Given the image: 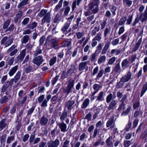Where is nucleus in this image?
<instances>
[{
	"label": "nucleus",
	"mask_w": 147,
	"mask_h": 147,
	"mask_svg": "<svg viewBox=\"0 0 147 147\" xmlns=\"http://www.w3.org/2000/svg\"><path fill=\"white\" fill-rule=\"evenodd\" d=\"M106 57L105 55H103L100 56V57L98 60V64H100L102 62H104L106 60Z\"/></svg>",
	"instance_id": "obj_43"
},
{
	"label": "nucleus",
	"mask_w": 147,
	"mask_h": 147,
	"mask_svg": "<svg viewBox=\"0 0 147 147\" xmlns=\"http://www.w3.org/2000/svg\"><path fill=\"white\" fill-rule=\"evenodd\" d=\"M30 19L29 18L27 17L24 18L22 22V24L23 25H26L27 24L29 21Z\"/></svg>",
	"instance_id": "obj_63"
},
{
	"label": "nucleus",
	"mask_w": 147,
	"mask_h": 147,
	"mask_svg": "<svg viewBox=\"0 0 147 147\" xmlns=\"http://www.w3.org/2000/svg\"><path fill=\"white\" fill-rule=\"evenodd\" d=\"M53 36V34L49 35L47 38V41H48L49 42L48 44L47 47L49 49H51L53 48H55L58 46V40L57 38H53L50 39Z\"/></svg>",
	"instance_id": "obj_1"
},
{
	"label": "nucleus",
	"mask_w": 147,
	"mask_h": 147,
	"mask_svg": "<svg viewBox=\"0 0 147 147\" xmlns=\"http://www.w3.org/2000/svg\"><path fill=\"white\" fill-rule=\"evenodd\" d=\"M18 68V66L16 65L11 68L8 72V74L10 76H13L16 72Z\"/></svg>",
	"instance_id": "obj_16"
},
{
	"label": "nucleus",
	"mask_w": 147,
	"mask_h": 147,
	"mask_svg": "<svg viewBox=\"0 0 147 147\" xmlns=\"http://www.w3.org/2000/svg\"><path fill=\"white\" fill-rule=\"evenodd\" d=\"M124 83L122 82V81H121V79L120 81L117 84L116 86L117 88H121L123 86Z\"/></svg>",
	"instance_id": "obj_61"
},
{
	"label": "nucleus",
	"mask_w": 147,
	"mask_h": 147,
	"mask_svg": "<svg viewBox=\"0 0 147 147\" xmlns=\"http://www.w3.org/2000/svg\"><path fill=\"white\" fill-rule=\"evenodd\" d=\"M117 103V102L115 100H112L109 105L108 108V110L110 111L111 110L114 109H115Z\"/></svg>",
	"instance_id": "obj_17"
},
{
	"label": "nucleus",
	"mask_w": 147,
	"mask_h": 147,
	"mask_svg": "<svg viewBox=\"0 0 147 147\" xmlns=\"http://www.w3.org/2000/svg\"><path fill=\"white\" fill-rule=\"evenodd\" d=\"M74 86V80H70L68 84L66 89L65 92L68 94L72 92V88Z\"/></svg>",
	"instance_id": "obj_10"
},
{
	"label": "nucleus",
	"mask_w": 147,
	"mask_h": 147,
	"mask_svg": "<svg viewBox=\"0 0 147 147\" xmlns=\"http://www.w3.org/2000/svg\"><path fill=\"white\" fill-rule=\"evenodd\" d=\"M23 13L22 11H19L18 12L16 16L14 18V22L15 23H17L18 20L20 19L22 16Z\"/></svg>",
	"instance_id": "obj_14"
},
{
	"label": "nucleus",
	"mask_w": 147,
	"mask_h": 147,
	"mask_svg": "<svg viewBox=\"0 0 147 147\" xmlns=\"http://www.w3.org/2000/svg\"><path fill=\"white\" fill-rule=\"evenodd\" d=\"M104 92H103L101 91L100 92L97 96V98L96 100L102 101L104 100Z\"/></svg>",
	"instance_id": "obj_28"
},
{
	"label": "nucleus",
	"mask_w": 147,
	"mask_h": 147,
	"mask_svg": "<svg viewBox=\"0 0 147 147\" xmlns=\"http://www.w3.org/2000/svg\"><path fill=\"white\" fill-rule=\"evenodd\" d=\"M51 14L49 12L46 13L45 16L43 17L42 20L41 24H42L45 23H49L51 20Z\"/></svg>",
	"instance_id": "obj_9"
},
{
	"label": "nucleus",
	"mask_w": 147,
	"mask_h": 147,
	"mask_svg": "<svg viewBox=\"0 0 147 147\" xmlns=\"http://www.w3.org/2000/svg\"><path fill=\"white\" fill-rule=\"evenodd\" d=\"M125 103H121L118 108L117 110L119 111H121L122 110H124L125 108Z\"/></svg>",
	"instance_id": "obj_55"
},
{
	"label": "nucleus",
	"mask_w": 147,
	"mask_h": 147,
	"mask_svg": "<svg viewBox=\"0 0 147 147\" xmlns=\"http://www.w3.org/2000/svg\"><path fill=\"white\" fill-rule=\"evenodd\" d=\"M131 108V106L130 105L125 110L123 111V112L121 114V116H126L128 115L130 112Z\"/></svg>",
	"instance_id": "obj_22"
},
{
	"label": "nucleus",
	"mask_w": 147,
	"mask_h": 147,
	"mask_svg": "<svg viewBox=\"0 0 147 147\" xmlns=\"http://www.w3.org/2000/svg\"><path fill=\"white\" fill-rule=\"evenodd\" d=\"M26 50L24 49L22 50L20 53V54L16 57L17 61L21 62L24 59L26 55Z\"/></svg>",
	"instance_id": "obj_11"
},
{
	"label": "nucleus",
	"mask_w": 147,
	"mask_h": 147,
	"mask_svg": "<svg viewBox=\"0 0 147 147\" xmlns=\"http://www.w3.org/2000/svg\"><path fill=\"white\" fill-rule=\"evenodd\" d=\"M129 61H128L127 59H125L123 60L122 62L121 63L122 67L124 69L128 67L129 66Z\"/></svg>",
	"instance_id": "obj_27"
},
{
	"label": "nucleus",
	"mask_w": 147,
	"mask_h": 147,
	"mask_svg": "<svg viewBox=\"0 0 147 147\" xmlns=\"http://www.w3.org/2000/svg\"><path fill=\"white\" fill-rule=\"evenodd\" d=\"M116 96L115 95L113 96V94L111 93L109 94H108L106 98V102L107 103H109L111 102L112 100L113 99L115 98Z\"/></svg>",
	"instance_id": "obj_20"
},
{
	"label": "nucleus",
	"mask_w": 147,
	"mask_h": 147,
	"mask_svg": "<svg viewBox=\"0 0 147 147\" xmlns=\"http://www.w3.org/2000/svg\"><path fill=\"white\" fill-rule=\"evenodd\" d=\"M35 109L34 106H32L27 111V116H30L32 113L33 112Z\"/></svg>",
	"instance_id": "obj_53"
},
{
	"label": "nucleus",
	"mask_w": 147,
	"mask_h": 147,
	"mask_svg": "<svg viewBox=\"0 0 147 147\" xmlns=\"http://www.w3.org/2000/svg\"><path fill=\"white\" fill-rule=\"evenodd\" d=\"M109 7L113 15V16H115L116 14L115 11L117 9L116 7L113 5H110Z\"/></svg>",
	"instance_id": "obj_48"
},
{
	"label": "nucleus",
	"mask_w": 147,
	"mask_h": 147,
	"mask_svg": "<svg viewBox=\"0 0 147 147\" xmlns=\"http://www.w3.org/2000/svg\"><path fill=\"white\" fill-rule=\"evenodd\" d=\"M110 45V42L108 41L105 44L104 47L101 54H105L106 53V52L109 48Z\"/></svg>",
	"instance_id": "obj_21"
},
{
	"label": "nucleus",
	"mask_w": 147,
	"mask_h": 147,
	"mask_svg": "<svg viewBox=\"0 0 147 147\" xmlns=\"http://www.w3.org/2000/svg\"><path fill=\"white\" fill-rule=\"evenodd\" d=\"M131 73L129 71H128L124 76L121 78V81L123 82H128L131 79Z\"/></svg>",
	"instance_id": "obj_8"
},
{
	"label": "nucleus",
	"mask_w": 147,
	"mask_h": 147,
	"mask_svg": "<svg viewBox=\"0 0 147 147\" xmlns=\"http://www.w3.org/2000/svg\"><path fill=\"white\" fill-rule=\"evenodd\" d=\"M58 125L61 131L65 132L67 131L66 125L63 122L58 123Z\"/></svg>",
	"instance_id": "obj_13"
},
{
	"label": "nucleus",
	"mask_w": 147,
	"mask_h": 147,
	"mask_svg": "<svg viewBox=\"0 0 147 147\" xmlns=\"http://www.w3.org/2000/svg\"><path fill=\"white\" fill-rule=\"evenodd\" d=\"M21 76V73L20 71H18L15 76L14 78L11 79V80L13 82L15 83L17 82L20 80Z\"/></svg>",
	"instance_id": "obj_18"
},
{
	"label": "nucleus",
	"mask_w": 147,
	"mask_h": 147,
	"mask_svg": "<svg viewBox=\"0 0 147 147\" xmlns=\"http://www.w3.org/2000/svg\"><path fill=\"white\" fill-rule=\"evenodd\" d=\"M42 53V50L40 49V47L39 46L37 47L36 51L34 52V57H36L40 54Z\"/></svg>",
	"instance_id": "obj_34"
},
{
	"label": "nucleus",
	"mask_w": 147,
	"mask_h": 147,
	"mask_svg": "<svg viewBox=\"0 0 147 147\" xmlns=\"http://www.w3.org/2000/svg\"><path fill=\"white\" fill-rule=\"evenodd\" d=\"M60 144V141L59 139L57 138L54 140H50L47 142L48 147H58Z\"/></svg>",
	"instance_id": "obj_4"
},
{
	"label": "nucleus",
	"mask_w": 147,
	"mask_h": 147,
	"mask_svg": "<svg viewBox=\"0 0 147 147\" xmlns=\"http://www.w3.org/2000/svg\"><path fill=\"white\" fill-rule=\"evenodd\" d=\"M5 119H2L0 121V131H1L7 126V123L6 122Z\"/></svg>",
	"instance_id": "obj_24"
},
{
	"label": "nucleus",
	"mask_w": 147,
	"mask_h": 147,
	"mask_svg": "<svg viewBox=\"0 0 147 147\" xmlns=\"http://www.w3.org/2000/svg\"><path fill=\"white\" fill-rule=\"evenodd\" d=\"M17 45H13L11 46L7 51V53H9V55L10 56H13L15 55L18 52V50L16 49Z\"/></svg>",
	"instance_id": "obj_7"
},
{
	"label": "nucleus",
	"mask_w": 147,
	"mask_h": 147,
	"mask_svg": "<svg viewBox=\"0 0 147 147\" xmlns=\"http://www.w3.org/2000/svg\"><path fill=\"white\" fill-rule=\"evenodd\" d=\"M10 20L8 19L4 22L3 26V28L4 29H6L7 28L10 23Z\"/></svg>",
	"instance_id": "obj_52"
},
{
	"label": "nucleus",
	"mask_w": 147,
	"mask_h": 147,
	"mask_svg": "<svg viewBox=\"0 0 147 147\" xmlns=\"http://www.w3.org/2000/svg\"><path fill=\"white\" fill-rule=\"evenodd\" d=\"M34 57L32 60V62L38 66H40L44 61L43 57L40 55Z\"/></svg>",
	"instance_id": "obj_5"
},
{
	"label": "nucleus",
	"mask_w": 147,
	"mask_h": 147,
	"mask_svg": "<svg viewBox=\"0 0 147 147\" xmlns=\"http://www.w3.org/2000/svg\"><path fill=\"white\" fill-rule=\"evenodd\" d=\"M71 44V42L69 41H65L62 42V45L64 47H66L69 46Z\"/></svg>",
	"instance_id": "obj_64"
},
{
	"label": "nucleus",
	"mask_w": 147,
	"mask_h": 147,
	"mask_svg": "<svg viewBox=\"0 0 147 147\" xmlns=\"http://www.w3.org/2000/svg\"><path fill=\"white\" fill-rule=\"evenodd\" d=\"M90 102V100L88 98H86L83 102L81 107L82 109H85L89 105Z\"/></svg>",
	"instance_id": "obj_25"
},
{
	"label": "nucleus",
	"mask_w": 147,
	"mask_h": 147,
	"mask_svg": "<svg viewBox=\"0 0 147 147\" xmlns=\"http://www.w3.org/2000/svg\"><path fill=\"white\" fill-rule=\"evenodd\" d=\"M113 137L112 136L109 137L106 140V142L107 145L109 147H112L113 146V143L112 142Z\"/></svg>",
	"instance_id": "obj_26"
},
{
	"label": "nucleus",
	"mask_w": 147,
	"mask_h": 147,
	"mask_svg": "<svg viewBox=\"0 0 147 147\" xmlns=\"http://www.w3.org/2000/svg\"><path fill=\"white\" fill-rule=\"evenodd\" d=\"M27 98V95H25L23 97L22 100H19L17 103V105H22L25 102Z\"/></svg>",
	"instance_id": "obj_32"
},
{
	"label": "nucleus",
	"mask_w": 147,
	"mask_h": 147,
	"mask_svg": "<svg viewBox=\"0 0 147 147\" xmlns=\"http://www.w3.org/2000/svg\"><path fill=\"white\" fill-rule=\"evenodd\" d=\"M142 41L141 39H140L136 43L135 45L134 46L132 50V52H134L137 50L140 45Z\"/></svg>",
	"instance_id": "obj_19"
},
{
	"label": "nucleus",
	"mask_w": 147,
	"mask_h": 147,
	"mask_svg": "<svg viewBox=\"0 0 147 147\" xmlns=\"http://www.w3.org/2000/svg\"><path fill=\"white\" fill-rule=\"evenodd\" d=\"M147 90V88L144 85L140 93V97H142Z\"/></svg>",
	"instance_id": "obj_58"
},
{
	"label": "nucleus",
	"mask_w": 147,
	"mask_h": 147,
	"mask_svg": "<svg viewBox=\"0 0 147 147\" xmlns=\"http://www.w3.org/2000/svg\"><path fill=\"white\" fill-rule=\"evenodd\" d=\"M116 59V58L115 57H113L111 58L109 60L107 65L108 64L110 65H112L115 62Z\"/></svg>",
	"instance_id": "obj_57"
},
{
	"label": "nucleus",
	"mask_w": 147,
	"mask_h": 147,
	"mask_svg": "<svg viewBox=\"0 0 147 147\" xmlns=\"http://www.w3.org/2000/svg\"><path fill=\"white\" fill-rule=\"evenodd\" d=\"M47 12V10L42 9L40 12L38 14V16L41 18L44 17L46 14Z\"/></svg>",
	"instance_id": "obj_38"
},
{
	"label": "nucleus",
	"mask_w": 147,
	"mask_h": 147,
	"mask_svg": "<svg viewBox=\"0 0 147 147\" xmlns=\"http://www.w3.org/2000/svg\"><path fill=\"white\" fill-rule=\"evenodd\" d=\"M69 26V23H67L61 29V31L64 33L66 34L67 33L66 32Z\"/></svg>",
	"instance_id": "obj_40"
},
{
	"label": "nucleus",
	"mask_w": 147,
	"mask_h": 147,
	"mask_svg": "<svg viewBox=\"0 0 147 147\" xmlns=\"http://www.w3.org/2000/svg\"><path fill=\"white\" fill-rule=\"evenodd\" d=\"M111 31V28L109 27H106V28L104 30V36L106 37L109 34Z\"/></svg>",
	"instance_id": "obj_49"
},
{
	"label": "nucleus",
	"mask_w": 147,
	"mask_h": 147,
	"mask_svg": "<svg viewBox=\"0 0 147 147\" xmlns=\"http://www.w3.org/2000/svg\"><path fill=\"white\" fill-rule=\"evenodd\" d=\"M88 62L87 61H84L80 63L79 65V70L80 71L83 70L86 66L87 65Z\"/></svg>",
	"instance_id": "obj_23"
},
{
	"label": "nucleus",
	"mask_w": 147,
	"mask_h": 147,
	"mask_svg": "<svg viewBox=\"0 0 147 147\" xmlns=\"http://www.w3.org/2000/svg\"><path fill=\"white\" fill-rule=\"evenodd\" d=\"M28 0H24L21 2L17 6L18 8L20 9H22L23 7V6L26 5L28 3Z\"/></svg>",
	"instance_id": "obj_29"
},
{
	"label": "nucleus",
	"mask_w": 147,
	"mask_h": 147,
	"mask_svg": "<svg viewBox=\"0 0 147 147\" xmlns=\"http://www.w3.org/2000/svg\"><path fill=\"white\" fill-rule=\"evenodd\" d=\"M37 24V23L34 22L31 24L30 23L28 24L27 26V27L31 29H33L36 26Z\"/></svg>",
	"instance_id": "obj_41"
},
{
	"label": "nucleus",
	"mask_w": 147,
	"mask_h": 147,
	"mask_svg": "<svg viewBox=\"0 0 147 147\" xmlns=\"http://www.w3.org/2000/svg\"><path fill=\"white\" fill-rule=\"evenodd\" d=\"M120 64L119 62L115 65L113 68V71L114 72L117 73L119 72V71H120Z\"/></svg>",
	"instance_id": "obj_33"
},
{
	"label": "nucleus",
	"mask_w": 147,
	"mask_h": 147,
	"mask_svg": "<svg viewBox=\"0 0 147 147\" xmlns=\"http://www.w3.org/2000/svg\"><path fill=\"white\" fill-rule=\"evenodd\" d=\"M107 20H103V21L100 23V25L101 26V29H103L105 28L107 24Z\"/></svg>",
	"instance_id": "obj_62"
},
{
	"label": "nucleus",
	"mask_w": 147,
	"mask_h": 147,
	"mask_svg": "<svg viewBox=\"0 0 147 147\" xmlns=\"http://www.w3.org/2000/svg\"><path fill=\"white\" fill-rule=\"evenodd\" d=\"M63 1V0H60L59 1V4L56 6L54 10L55 11H57L61 7Z\"/></svg>",
	"instance_id": "obj_45"
},
{
	"label": "nucleus",
	"mask_w": 147,
	"mask_h": 147,
	"mask_svg": "<svg viewBox=\"0 0 147 147\" xmlns=\"http://www.w3.org/2000/svg\"><path fill=\"white\" fill-rule=\"evenodd\" d=\"M57 60V57L56 56L53 57L50 60L49 64L50 66L53 65L56 63Z\"/></svg>",
	"instance_id": "obj_37"
},
{
	"label": "nucleus",
	"mask_w": 147,
	"mask_h": 147,
	"mask_svg": "<svg viewBox=\"0 0 147 147\" xmlns=\"http://www.w3.org/2000/svg\"><path fill=\"white\" fill-rule=\"evenodd\" d=\"M126 17H124L121 18L119 22L118 25L121 26L123 25L126 20Z\"/></svg>",
	"instance_id": "obj_50"
},
{
	"label": "nucleus",
	"mask_w": 147,
	"mask_h": 147,
	"mask_svg": "<svg viewBox=\"0 0 147 147\" xmlns=\"http://www.w3.org/2000/svg\"><path fill=\"white\" fill-rule=\"evenodd\" d=\"M101 86L100 85L96 84H94L93 86L94 90L95 91H96L98 92L99 90V88Z\"/></svg>",
	"instance_id": "obj_60"
},
{
	"label": "nucleus",
	"mask_w": 147,
	"mask_h": 147,
	"mask_svg": "<svg viewBox=\"0 0 147 147\" xmlns=\"http://www.w3.org/2000/svg\"><path fill=\"white\" fill-rule=\"evenodd\" d=\"M6 137V134H4L0 137V139H1L0 142L1 144L3 143L4 145Z\"/></svg>",
	"instance_id": "obj_56"
},
{
	"label": "nucleus",
	"mask_w": 147,
	"mask_h": 147,
	"mask_svg": "<svg viewBox=\"0 0 147 147\" xmlns=\"http://www.w3.org/2000/svg\"><path fill=\"white\" fill-rule=\"evenodd\" d=\"M48 122V119L45 115H43L40 120V123L42 126L46 125Z\"/></svg>",
	"instance_id": "obj_12"
},
{
	"label": "nucleus",
	"mask_w": 147,
	"mask_h": 147,
	"mask_svg": "<svg viewBox=\"0 0 147 147\" xmlns=\"http://www.w3.org/2000/svg\"><path fill=\"white\" fill-rule=\"evenodd\" d=\"M15 136L13 135L11 136H9L7 138L6 140V143L7 144H10L13 141L15 140Z\"/></svg>",
	"instance_id": "obj_35"
},
{
	"label": "nucleus",
	"mask_w": 147,
	"mask_h": 147,
	"mask_svg": "<svg viewBox=\"0 0 147 147\" xmlns=\"http://www.w3.org/2000/svg\"><path fill=\"white\" fill-rule=\"evenodd\" d=\"M140 20H141L142 22L143 23L147 20V16H145V14L144 13L143 14H141L140 15H138L132 24V26H135L137 23L139 22Z\"/></svg>",
	"instance_id": "obj_2"
},
{
	"label": "nucleus",
	"mask_w": 147,
	"mask_h": 147,
	"mask_svg": "<svg viewBox=\"0 0 147 147\" xmlns=\"http://www.w3.org/2000/svg\"><path fill=\"white\" fill-rule=\"evenodd\" d=\"M99 4L91 2L88 5V7L94 13H96L98 11V6Z\"/></svg>",
	"instance_id": "obj_6"
},
{
	"label": "nucleus",
	"mask_w": 147,
	"mask_h": 147,
	"mask_svg": "<svg viewBox=\"0 0 147 147\" xmlns=\"http://www.w3.org/2000/svg\"><path fill=\"white\" fill-rule=\"evenodd\" d=\"M103 73V70L102 69L100 70L98 73L96 77L95 78V80H99L101 77H102Z\"/></svg>",
	"instance_id": "obj_39"
},
{
	"label": "nucleus",
	"mask_w": 147,
	"mask_h": 147,
	"mask_svg": "<svg viewBox=\"0 0 147 147\" xmlns=\"http://www.w3.org/2000/svg\"><path fill=\"white\" fill-rule=\"evenodd\" d=\"M13 81H12V80H10L9 81H6L5 82V84L4 85L7 88H8V87L10 86H12V85L13 84Z\"/></svg>",
	"instance_id": "obj_54"
},
{
	"label": "nucleus",
	"mask_w": 147,
	"mask_h": 147,
	"mask_svg": "<svg viewBox=\"0 0 147 147\" xmlns=\"http://www.w3.org/2000/svg\"><path fill=\"white\" fill-rule=\"evenodd\" d=\"M67 112H64L62 113L60 116V119L62 122H63V121L67 118Z\"/></svg>",
	"instance_id": "obj_44"
},
{
	"label": "nucleus",
	"mask_w": 147,
	"mask_h": 147,
	"mask_svg": "<svg viewBox=\"0 0 147 147\" xmlns=\"http://www.w3.org/2000/svg\"><path fill=\"white\" fill-rule=\"evenodd\" d=\"M51 96L50 94H49L47 96L46 98L42 102V103L41 105V106L42 107H46L47 106V102L51 98Z\"/></svg>",
	"instance_id": "obj_15"
},
{
	"label": "nucleus",
	"mask_w": 147,
	"mask_h": 147,
	"mask_svg": "<svg viewBox=\"0 0 147 147\" xmlns=\"http://www.w3.org/2000/svg\"><path fill=\"white\" fill-rule=\"evenodd\" d=\"M102 39L101 33L100 32H98L96 34V35L94 37L93 39L100 41Z\"/></svg>",
	"instance_id": "obj_46"
},
{
	"label": "nucleus",
	"mask_w": 147,
	"mask_h": 147,
	"mask_svg": "<svg viewBox=\"0 0 147 147\" xmlns=\"http://www.w3.org/2000/svg\"><path fill=\"white\" fill-rule=\"evenodd\" d=\"M29 37L28 35L24 36L21 39V42L22 44H26L28 41Z\"/></svg>",
	"instance_id": "obj_36"
},
{
	"label": "nucleus",
	"mask_w": 147,
	"mask_h": 147,
	"mask_svg": "<svg viewBox=\"0 0 147 147\" xmlns=\"http://www.w3.org/2000/svg\"><path fill=\"white\" fill-rule=\"evenodd\" d=\"M13 41L12 39H9L7 36H5L3 37L2 39L1 44L6 47L10 46L12 43Z\"/></svg>",
	"instance_id": "obj_3"
},
{
	"label": "nucleus",
	"mask_w": 147,
	"mask_h": 147,
	"mask_svg": "<svg viewBox=\"0 0 147 147\" xmlns=\"http://www.w3.org/2000/svg\"><path fill=\"white\" fill-rule=\"evenodd\" d=\"M123 3L124 5L127 7H129L132 4V1L130 0H123Z\"/></svg>",
	"instance_id": "obj_31"
},
{
	"label": "nucleus",
	"mask_w": 147,
	"mask_h": 147,
	"mask_svg": "<svg viewBox=\"0 0 147 147\" xmlns=\"http://www.w3.org/2000/svg\"><path fill=\"white\" fill-rule=\"evenodd\" d=\"M8 100V97L7 96H5L2 97L0 100V103L3 104L6 103Z\"/></svg>",
	"instance_id": "obj_42"
},
{
	"label": "nucleus",
	"mask_w": 147,
	"mask_h": 147,
	"mask_svg": "<svg viewBox=\"0 0 147 147\" xmlns=\"http://www.w3.org/2000/svg\"><path fill=\"white\" fill-rule=\"evenodd\" d=\"M33 71L32 67L31 66H29L27 67L25 69V71L26 73H30L31 71Z\"/></svg>",
	"instance_id": "obj_59"
},
{
	"label": "nucleus",
	"mask_w": 147,
	"mask_h": 147,
	"mask_svg": "<svg viewBox=\"0 0 147 147\" xmlns=\"http://www.w3.org/2000/svg\"><path fill=\"white\" fill-rule=\"evenodd\" d=\"M35 138V134H31L30 137V138L29 139V142L30 144L31 145H33V143L34 141V140Z\"/></svg>",
	"instance_id": "obj_47"
},
{
	"label": "nucleus",
	"mask_w": 147,
	"mask_h": 147,
	"mask_svg": "<svg viewBox=\"0 0 147 147\" xmlns=\"http://www.w3.org/2000/svg\"><path fill=\"white\" fill-rule=\"evenodd\" d=\"M74 104V101H68L65 105V107L67 108L68 110H70L73 108V105Z\"/></svg>",
	"instance_id": "obj_30"
},
{
	"label": "nucleus",
	"mask_w": 147,
	"mask_h": 147,
	"mask_svg": "<svg viewBox=\"0 0 147 147\" xmlns=\"http://www.w3.org/2000/svg\"><path fill=\"white\" fill-rule=\"evenodd\" d=\"M114 122V119L113 118H110L108 120L106 123L107 127H109Z\"/></svg>",
	"instance_id": "obj_51"
}]
</instances>
